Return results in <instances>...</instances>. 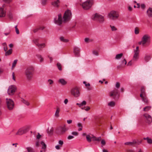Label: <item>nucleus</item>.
I'll use <instances>...</instances> for the list:
<instances>
[{
    "mask_svg": "<svg viewBox=\"0 0 152 152\" xmlns=\"http://www.w3.org/2000/svg\"><path fill=\"white\" fill-rule=\"evenodd\" d=\"M72 15L71 11L67 9L64 12L63 15L59 13L54 18V22L56 24L60 25L62 23H66L69 22L72 18Z\"/></svg>",
    "mask_w": 152,
    "mask_h": 152,
    "instance_id": "f257e3e1",
    "label": "nucleus"
},
{
    "mask_svg": "<svg viewBox=\"0 0 152 152\" xmlns=\"http://www.w3.org/2000/svg\"><path fill=\"white\" fill-rule=\"evenodd\" d=\"M91 19L93 20H97L100 24L103 23L105 21L104 16L98 13L93 14L91 17Z\"/></svg>",
    "mask_w": 152,
    "mask_h": 152,
    "instance_id": "f03ea898",
    "label": "nucleus"
},
{
    "mask_svg": "<svg viewBox=\"0 0 152 152\" xmlns=\"http://www.w3.org/2000/svg\"><path fill=\"white\" fill-rule=\"evenodd\" d=\"M94 3V0H86L82 4L83 9L85 10L90 9Z\"/></svg>",
    "mask_w": 152,
    "mask_h": 152,
    "instance_id": "7ed1b4c3",
    "label": "nucleus"
},
{
    "mask_svg": "<svg viewBox=\"0 0 152 152\" xmlns=\"http://www.w3.org/2000/svg\"><path fill=\"white\" fill-rule=\"evenodd\" d=\"M119 16V15L118 12L114 10L110 11L107 14L108 18L113 20L117 19Z\"/></svg>",
    "mask_w": 152,
    "mask_h": 152,
    "instance_id": "20e7f679",
    "label": "nucleus"
},
{
    "mask_svg": "<svg viewBox=\"0 0 152 152\" xmlns=\"http://www.w3.org/2000/svg\"><path fill=\"white\" fill-rule=\"evenodd\" d=\"M25 75L28 80H30L33 78V72L29 68L26 69L25 71Z\"/></svg>",
    "mask_w": 152,
    "mask_h": 152,
    "instance_id": "39448f33",
    "label": "nucleus"
},
{
    "mask_svg": "<svg viewBox=\"0 0 152 152\" xmlns=\"http://www.w3.org/2000/svg\"><path fill=\"white\" fill-rule=\"evenodd\" d=\"M140 90L141 93L140 94V96L142 99V102L146 104H148V101L146 96L145 93V91L144 87H142Z\"/></svg>",
    "mask_w": 152,
    "mask_h": 152,
    "instance_id": "423d86ee",
    "label": "nucleus"
},
{
    "mask_svg": "<svg viewBox=\"0 0 152 152\" xmlns=\"http://www.w3.org/2000/svg\"><path fill=\"white\" fill-rule=\"evenodd\" d=\"M150 37L148 35L145 34L142 37L141 41L139 42L138 44L144 45L146 43L150 42Z\"/></svg>",
    "mask_w": 152,
    "mask_h": 152,
    "instance_id": "0eeeda50",
    "label": "nucleus"
},
{
    "mask_svg": "<svg viewBox=\"0 0 152 152\" xmlns=\"http://www.w3.org/2000/svg\"><path fill=\"white\" fill-rule=\"evenodd\" d=\"M69 129V128L68 127H66V125H64L63 127L58 128L56 130V132L58 135H61L65 133Z\"/></svg>",
    "mask_w": 152,
    "mask_h": 152,
    "instance_id": "6e6552de",
    "label": "nucleus"
},
{
    "mask_svg": "<svg viewBox=\"0 0 152 152\" xmlns=\"http://www.w3.org/2000/svg\"><path fill=\"white\" fill-rule=\"evenodd\" d=\"M6 104L7 108L10 110H12L14 107V103L13 101L10 99H6Z\"/></svg>",
    "mask_w": 152,
    "mask_h": 152,
    "instance_id": "1a4fd4ad",
    "label": "nucleus"
},
{
    "mask_svg": "<svg viewBox=\"0 0 152 152\" xmlns=\"http://www.w3.org/2000/svg\"><path fill=\"white\" fill-rule=\"evenodd\" d=\"M17 89L16 86L14 85H11L9 86L7 90V94L10 96L13 95Z\"/></svg>",
    "mask_w": 152,
    "mask_h": 152,
    "instance_id": "9d476101",
    "label": "nucleus"
},
{
    "mask_svg": "<svg viewBox=\"0 0 152 152\" xmlns=\"http://www.w3.org/2000/svg\"><path fill=\"white\" fill-rule=\"evenodd\" d=\"M71 94L75 97H77L80 95V92L77 88H75L72 89L70 90Z\"/></svg>",
    "mask_w": 152,
    "mask_h": 152,
    "instance_id": "9b49d317",
    "label": "nucleus"
},
{
    "mask_svg": "<svg viewBox=\"0 0 152 152\" xmlns=\"http://www.w3.org/2000/svg\"><path fill=\"white\" fill-rule=\"evenodd\" d=\"M139 47L137 46L135 49L134 50V55L132 59L134 61H136L139 59Z\"/></svg>",
    "mask_w": 152,
    "mask_h": 152,
    "instance_id": "f8f14e48",
    "label": "nucleus"
},
{
    "mask_svg": "<svg viewBox=\"0 0 152 152\" xmlns=\"http://www.w3.org/2000/svg\"><path fill=\"white\" fill-rule=\"evenodd\" d=\"M4 4L0 7V18L4 17L6 15V8Z\"/></svg>",
    "mask_w": 152,
    "mask_h": 152,
    "instance_id": "ddd939ff",
    "label": "nucleus"
},
{
    "mask_svg": "<svg viewBox=\"0 0 152 152\" xmlns=\"http://www.w3.org/2000/svg\"><path fill=\"white\" fill-rule=\"evenodd\" d=\"M27 128L26 127H23L20 129L16 133V135H22L26 133L27 131Z\"/></svg>",
    "mask_w": 152,
    "mask_h": 152,
    "instance_id": "4468645a",
    "label": "nucleus"
},
{
    "mask_svg": "<svg viewBox=\"0 0 152 152\" xmlns=\"http://www.w3.org/2000/svg\"><path fill=\"white\" fill-rule=\"evenodd\" d=\"M143 117L147 123L149 124L152 122V118L151 115L148 114L147 113L144 114H143Z\"/></svg>",
    "mask_w": 152,
    "mask_h": 152,
    "instance_id": "2eb2a0df",
    "label": "nucleus"
},
{
    "mask_svg": "<svg viewBox=\"0 0 152 152\" xmlns=\"http://www.w3.org/2000/svg\"><path fill=\"white\" fill-rule=\"evenodd\" d=\"M60 0H55L51 2V4L54 7L58 8L60 6Z\"/></svg>",
    "mask_w": 152,
    "mask_h": 152,
    "instance_id": "dca6fc26",
    "label": "nucleus"
},
{
    "mask_svg": "<svg viewBox=\"0 0 152 152\" xmlns=\"http://www.w3.org/2000/svg\"><path fill=\"white\" fill-rule=\"evenodd\" d=\"M110 96L113 98H115L116 96H118V91L117 89H115L111 91L110 93Z\"/></svg>",
    "mask_w": 152,
    "mask_h": 152,
    "instance_id": "f3484780",
    "label": "nucleus"
},
{
    "mask_svg": "<svg viewBox=\"0 0 152 152\" xmlns=\"http://www.w3.org/2000/svg\"><path fill=\"white\" fill-rule=\"evenodd\" d=\"M58 83L62 86H65L67 83V82L65 79L63 78H60L58 80Z\"/></svg>",
    "mask_w": 152,
    "mask_h": 152,
    "instance_id": "a211bd4d",
    "label": "nucleus"
},
{
    "mask_svg": "<svg viewBox=\"0 0 152 152\" xmlns=\"http://www.w3.org/2000/svg\"><path fill=\"white\" fill-rule=\"evenodd\" d=\"M74 52L76 56H78L79 55L80 49L77 47H75L74 48Z\"/></svg>",
    "mask_w": 152,
    "mask_h": 152,
    "instance_id": "6ab92c4d",
    "label": "nucleus"
},
{
    "mask_svg": "<svg viewBox=\"0 0 152 152\" xmlns=\"http://www.w3.org/2000/svg\"><path fill=\"white\" fill-rule=\"evenodd\" d=\"M41 143V145L42 146V150L40 151V152H45L46 148V145L44 142H42Z\"/></svg>",
    "mask_w": 152,
    "mask_h": 152,
    "instance_id": "aec40b11",
    "label": "nucleus"
},
{
    "mask_svg": "<svg viewBox=\"0 0 152 152\" xmlns=\"http://www.w3.org/2000/svg\"><path fill=\"white\" fill-rule=\"evenodd\" d=\"M60 110V109L58 107L57 108L54 114V116L58 118L59 116V113Z\"/></svg>",
    "mask_w": 152,
    "mask_h": 152,
    "instance_id": "412c9836",
    "label": "nucleus"
},
{
    "mask_svg": "<svg viewBox=\"0 0 152 152\" xmlns=\"http://www.w3.org/2000/svg\"><path fill=\"white\" fill-rule=\"evenodd\" d=\"M136 143V141L134 140L132 142H127L124 143L125 145H133L134 144Z\"/></svg>",
    "mask_w": 152,
    "mask_h": 152,
    "instance_id": "4be33fe9",
    "label": "nucleus"
},
{
    "mask_svg": "<svg viewBox=\"0 0 152 152\" xmlns=\"http://www.w3.org/2000/svg\"><path fill=\"white\" fill-rule=\"evenodd\" d=\"M93 137L89 134H87L86 135V138L88 142H90L93 141Z\"/></svg>",
    "mask_w": 152,
    "mask_h": 152,
    "instance_id": "5701e85b",
    "label": "nucleus"
},
{
    "mask_svg": "<svg viewBox=\"0 0 152 152\" xmlns=\"http://www.w3.org/2000/svg\"><path fill=\"white\" fill-rule=\"evenodd\" d=\"M147 13L148 16L152 17V8H149L147 10Z\"/></svg>",
    "mask_w": 152,
    "mask_h": 152,
    "instance_id": "b1692460",
    "label": "nucleus"
},
{
    "mask_svg": "<svg viewBox=\"0 0 152 152\" xmlns=\"http://www.w3.org/2000/svg\"><path fill=\"white\" fill-rule=\"evenodd\" d=\"M123 56V54L122 53L117 54L116 55L115 58V60H118L120 59Z\"/></svg>",
    "mask_w": 152,
    "mask_h": 152,
    "instance_id": "393cba45",
    "label": "nucleus"
},
{
    "mask_svg": "<svg viewBox=\"0 0 152 152\" xmlns=\"http://www.w3.org/2000/svg\"><path fill=\"white\" fill-rule=\"evenodd\" d=\"M37 56L39 62H42L43 61L44 58L41 55H37Z\"/></svg>",
    "mask_w": 152,
    "mask_h": 152,
    "instance_id": "a878e982",
    "label": "nucleus"
},
{
    "mask_svg": "<svg viewBox=\"0 0 152 152\" xmlns=\"http://www.w3.org/2000/svg\"><path fill=\"white\" fill-rule=\"evenodd\" d=\"M60 40L61 41L64 42H67L69 41V40L68 39H66L63 37H60Z\"/></svg>",
    "mask_w": 152,
    "mask_h": 152,
    "instance_id": "bb28decb",
    "label": "nucleus"
},
{
    "mask_svg": "<svg viewBox=\"0 0 152 152\" xmlns=\"http://www.w3.org/2000/svg\"><path fill=\"white\" fill-rule=\"evenodd\" d=\"M115 105V103L113 101H110L108 103V105L111 107H113Z\"/></svg>",
    "mask_w": 152,
    "mask_h": 152,
    "instance_id": "cd10ccee",
    "label": "nucleus"
},
{
    "mask_svg": "<svg viewBox=\"0 0 152 152\" xmlns=\"http://www.w3.org/2000/svg\"><path fill=\"white\" fill-rule=\"evenodd\" d=\"M44 142L43 141H39V140H37L35 142V146L37 147H39L41 145V142Z\"/></svg>",
    "mask_w": 152,
    "mask_h": 152,
    "instance_id": "c85d7f7f",
    "label": "nucleus"
},
{
    "mask_svg": "<svg viewBox=\"0 0 152 152\" xmlns=\"http://www.w3.org/2000/svg\"><path fill=\"white\" fill-rule=\"evenodd\" d=\"M151 108V106H147L143 108V111L145 112H148L150 110Z\"/></svg>",
    "mask_w": 152,
    "mask_h": 152,
    "instance_id": "c756f323",
    "label": "nucleus"
},
{
    "mask_svg": "<svg viewBox=\"0 0 152 152\" xmlns=\"http://www.w3.org/2000/svg\"><path fill=\"white\" fill-rule=\"evenodd\" d=\"M38 47L40 48H45L46 46L45 43H42L41 44H38Z\"/></svg>",
    "mask_w": 152,
    "mask_h": 152,
    "instance_id": "7c9ffc66",
    "label": "nucleus"
},
{
    "mask_svg": "<svg viewBox=\"0 0 152 152\" xmlns=\"http://www.w3.org/2000/svg\"><path fill=\"white\" fill-rule=\"evenodd\" d=\"M53 129L52 128H48L47 129V132L49 134H51L53 133Z\"/></svg>",
    "mask_w": 152,
    "mask_h": 152,
    "instance_id": "2f4dec72",
    "label": "nucleus"
},
{
    "mask_svg": "<svg viewBox=\"0 0 152 152\" xmlns=\"http://www.w3.org/2000/svg\"><path fill=\"white\" fill-rule=\"evenodd\" d=\"M12 52V49L11 48L8 51L6 52L5 55L6 56H8L10 55Z\"/></svg>",
    "mask_w": 152,
    "mask_h": 152,
    "instance_id": "473e14b6",
    "label": "nucleus"
},
{
    "mask_svg": "<svg viewBox=\"0 0 152 152\" xmlns=\"http://www.w3.org/2000/svg\"><path fill=\"white\" fill-rule=\"evenodd\" d=\"M140 29L139 28L137 27L134 28V33L135 34H138L139 33Z\"/></svg>",
    "mask_w": 152,
    "mask_h": 152,
    "instance_id": "72a5a7b5",
    "label": "nucleus"
},
{
    "mask_svg": "<svg viewBox=\"0 0 152 152\" xmlns=\"http://www.w3.org/2000/svg\"><path fill=\"white\" fill-rule=\"evenodd\" d=\"M110 27L111 28V30L112 31H116L117 30V28L115 26L110 25Z\"/></svg>",
    "mask_w": 152,
    "mask_h": 152,
    "instance_id": "f704fd0d",
    "label": "nucleus"
},
{
    "mask_svg": "<svg viewBox=\"0 0 152 152\" xmlns=\"http://www.w3.org/2000/svg\"><path fill=\"white\" fill-rule=\"evenodd\" d=\"M101 140V137H96L94 136H93V141H100Z\"/></svg>",
    "mask_w": 152,
    "mask_h": 152,
    "instance_id": "c9c22d12",
    "label": "nucleus"
},
{
    "mask_svg": "<svg viewBox=\"0 0 152 152\" xmlns=\"http://www.w3.org/2000/svg\"><path fill=\"white\" fill-rule=\"evenodd\" d=\"M77 126L79 127L78 129L79 131H80L82 130L83 127L81 123H78L77 124Z\"/></svg>",
    "mask_w": 152,
    "mask_h": 152,
    "instance_id": "e433bc0d",
    "label": "nucleus"
},
{
    "mask_svg": "<svg viewBox=\"0 0 152 152\" xmlns=\"http://www.w3.org/2000/svg\"><path fill=\"white\" fill-rule=\"evenodd\" d=\"M28 152H35L34 151L33 149L31 147H28L26 148Z\"/></svg>",
    "mask_w": 152,
    "mask_h": 152,
    "instance_id": "4c0bfd02",
    "label": "nucleus"
},
{
    "mask_svg": "<svg viewBox=\"0 0 152 152\" xmlns=\"http://www.w3.org/2000/svg\"><path fill=\"white\" fill-rule=\"evenodd\" d=\"M144 139L145 140H146L148 143L151 144L152 143V140L150 138L148 137L144 138Z\"/></svg>",
    "mask_w": 152,
    "mask_h": 152,
    "instance_id": "58836bf2",
    "label": "nucleus"
},
{
    "mask_svg": "<svg viewBox=\"0 0 152 152\" xmlns=\"http://www.w3.org/2000/svg\"><path fill=\"white\" fill-rule=\"evenodd\" d=\"M151 58V57L150 56L146 55L144 59L146 61H148Z\"/></svg>",
    "mask_w": 152,
    "mask_h": 152,
    "instance_id": "ea45409f",
    "label": "nucleus"
},
{
    "mask_svg": "<svg viewBox=\"0 0 152 152\" xmlns=\"http://www.w3.org/2000/svg\"><path fill=\"white\" fill-rule=\"evenodd\" d=\"M83 83L85 84V86L88 89H90V84L88 83H87L86 82V81H83Z\"/></svg>",
    "mask_w": 152,
    "mask_h": 152,
    "instance_id": "a19ab883",
    "label": "nucleus"
},
{
    "mask_svg": "<svg viewBox=\"0 0 152 152\" xmlns=\"http://www.w3.org/2000/svg\"><path fill=\"white\" fill-rule=\"evenodd\" d=\"M17 61L18 60L17 59L14 60L12 64V69H13L15 66L17 62Z\"/></svg>",
    "mask_w": 152,
    "mask_h": 152,
    "instance_id": "79ce46f5",
    "label": "nucleus"
},
{
    "mask_svg": "<svg viewBox=\"0 0 152 152\" xmlns=\"http://www.w3.org/2000/svg\"><path fill=\"white\" fill-rule=\"evenodd\" d=\"M8 16L10 19H12L13 18V13L11 12H9L8 14Z\"/></svg>",
    "mask_w": 152,
    "mask_h": 152,
    "instance_id": "37998d69",
    "label": "nucleus"
},
{
    "mask_svg": "<svg viewBox=\"0 0 152 152\" xmlns=\"http://www.w3.org/2000/svg\"><path fill=\"white\" fill-rule=\"evenodd\" d=\"M57 67L58 69L60 70L61 71L62 70V68H61V64L59 63H58L57 64Z\"/></svg>",
    "mask_w": 152,
    "mask_h": 152,
    "instance_id": "c03bdc74",
    "label": "nucleus"
},
{
    "mask_svg": "<svg viewBox=\"0 0 152 152\" xmlns=\"http://www.w3.org/2000/svg\"><path fill=\"white\" fill-rule=\"evenodd\" d=\"M48 0H42L41 4L42 5H45L47 4Z\"/></svg>",
    "mask_w": 152,
    "mask_h": 152,
    "instance_id": "a18cd8bd",
    "label": "nucleus"
},
{
    "mask_svg": "<svg viewBox=\"0 0 152 152\" xmlns=\"http://www.w3.org/2000/svg\"><path fill=\"white\" fill-rule=\"evenodd\" d=\"M126 64V61L125 58H124L122 61V64L123 66H124Z\"/></svg>",
    "mask_w": 152,
    "mask_h": 152,
    "instance_id": "49530a36",
    "label": "nucleus"
},
{
    "mask_svg": "<svg viewBox=\"0 0 152 152\" xmlns=\"http://www.w3.org/2000/svg\"><path fill=\"white\" fill-rule=\"evenodd\" d=\"M33 42L38 46V40L37 39H34L33 40Z\"/></svg>",
    "mask_w": 152,
    "mask_h": 152,
    "instance_id": "de8ad7c7",
    "label": "nucleus"
},
{
    "mask_svg": "<svg viewBox=\"0 0 152 152\" xmlns=\"http://www.w3.org/2000/svg\"><path fill=\"white\" fill-rule=\"evenodd\" d=\"M58 143L59 145L61 147H62V145L63 144L64 142L63 140H59Z\"/></svg>",
    "mask_w": 152,
    "mask_h": 152,
    "instance_id": "09e8293b",
    "label": "nucleus"
},
{
    "mask_svg": "<svg viewBox=\"0 0 152 152\" xmlns=\"http://www.w3.org/2000/svg\"><path fill=\"white\" fill-rule=\"evenodd\" d=\"M92 53L95 56H98L99 54L98 52L94 50L92 51Z\"/></svg>",
    "mask_w": 152,
    "mask_h": 152,
    "instance_id": "8fccbe9b",
    "label": "nucleus"
},
{
    "mask_svg": "<svg viewBox=\"0 0 152 152\" xmlns=\"http://www.w3.org/2000/svg\"><path fill=\"white\" fill-rule=\"evenodd\" d=\"M86 104V102L85 101H83L82 102V103L81 104H80V106H79L80 107H81V106L83 105H85Z\"/></svg>",
    "mask_w": 152,
    "mask_h": 152,
    "instance_id": "3c124183",
    "label": "nucleus"
},
{
    "mask_svg": "<svg viewBox=\"0 0 152 152\" xmlns=\"http://www.w3.org/2000/svg\"><path fill=\"white\" fill-rule=\"evenodd\" d=\"M48 82L49 85H51L53 84V81L51 79H49L48 80Z\"/></svg>",
    "mask_w": 152,
    "mask_h": 152,
    "instance_id": "603ef678",
    "label": "nucleus"
},
{
    "mask_svg": "<svg viewBox=\"0 0 152 152\" xmlns=\"http://www.w3.org/2000/svg\"><path fill=\"white\" fill-rule=\"evenodd\" d=\"M23 102L25 104H26L28 106L29 105V102L25 100H23Z\"/></svg>",
    "mask_w": 152,
    "mask_h": 152,
    "instance_id": "864d4df0",
    "label": "nucleus"
},
{
    "mask_svg": "<svg viewBox=\"0 0 152 152\" xmlns=\"http://www.w3.org/2000/svg\"><path fill=\"white\" fill-rule=\"evenodd\" d=\"M105 140H102L101 141V144H102V147H103V146L105 144Z\"/></svg>",
    "mask_w": 152,
    "mask_h": 152,
    "instance_id": "5fc2aeb1",
    "label": "nucleus"
},
{
    "mask_svg": "<svg viewBox=\"0 0 152 152\" xmlns=\"http://www.w3.org/2000/svg\"><path fill=\"white\" fill-rule=\"evenodd\" d=\"M15 31L16 32V33L17 34H19V30L18 29L17 26H16L15 27Z\"/></svg>",
    "mask_w": 152,
    "mask_h": 152,
    "instance_id": "6e6d98bb",
    "label": "nucleus"
},
{
    "mask_svg": "<svg viewBox=\"0 0 152 152\" xmlns=\"http://www.w3.org/2000/svg\"><path fill=\"white\" fill-rule=\"evenodd\" d=\"M84 108H85L84 110L86 111H88L90 109V108L89 106H85L84 107Z\"/></svg>",
    "mask_w": 152,
    "mask_h": 152,
    "instance_id": "4d7b16f0",
    "label": "nucleus"
},
{
    "mask_svg": "<svg viewBox=\"0 0 152 152\" xmlns=\"http://www.w3.org/2000/svg\"><path fill=\"white\" fill-rule=\"evenodd\" d=\"M71 134L77 136L78 135V133L77 132H72Z\"/></svg>",
    "mask_w": 152,
    "mask_h": 152,
    "instance_id": "13d9d810",
    "label": "nucleus"
},
{
    "mask_svg": "<svg viewBox=\"0 0 152 152\" xmlns=\"http://www.w3.org/2000/svg\"><path fill=\"white\" fill-rule=\"evenodd\" d=\"M69 101L68 99H65L64 101V102L65 104H66Z\"/></svg>",
    "mask_w": 152,
    "mask_h": 152,
    "instance_id": "bf43d9fd",
    "label": "nucleus"
},
{
    "mask_svg": "<svg viewBox=\"0 0 152 152\" xmlns=\"http://www.w3.org/2000/svg\"><path fill=\"white\" fill-rule=\"evenodd\" d=\"M140 7L141 9H143L145 8V6L144 4H141Z\"/></svg>",
    "mask_w": 152,
    "mask_h": 152,
    "instance_id": "052dcab7",
    "label": "nucleus"
},
{
    "mask_svg": "<svg viewBox=\"0 0 152 152\" xmlns=\"http://www.w3.org/2000/svg\"><path fill=\"white\" fill-rule=\"evenodd\" d=\"M120 86V84L118 82H117L115 85V87L117 88H119Z\"/></svg>",
    "mask_w": 152,
    "mask_h": 152,
    "instance_id": "680f3d73",
    "label": "nucleus"
},
{
    "mask_svg": "<svg viewBox=\"0 0 152 152\" xmlns=\"http://www.w3.org/2000/svg\"><path fill=\"white\" fill-rule=\"evenodd\" d=\"M84 41H85V42H86V43H88L89 42L90 39H89V38H86L85 39Z\"/></svg>",
    "mask_w": 152,
    "mask_h": 152,
    "instance_id": "e2e57ef3",
    "label": "nucleus"
},
{
    "mask_svg": "<svg viewBox=\"0 0 152 152\" xmlns=\"http://www.w3.org/2000/svg\"><path fill=\"white\" fill-rule=\"evenodd\" d=\"M61 147L59 145H56L55 146V148L57 150L60 149L61 148Z\"/></svg>",
    "mask_w": 152,
    "mask_h": 152,
    "instance_id": "0e129e2a",
    "label": "nucleus"
},
{
    "mask_svg": "<svg viewBox=\"0 0 152 152\" xmlns=\"http://www.w3.org/2000/svg\"><path fill=\"white\" fill-rule=\"evenodd\" d=\"M41 135H40L39 133H38L37 135L36 136L37 138V139H40L41 137Z\"/></svg>",
    "mask_w": 152,
    "mask_h": 152,
    "instance_id": "69168bd1",
    "label": "nucleus"
},
{
    "mask_svg": "<svg viewBox=\"0 0 152 152\" xmlns=\"http://www.w3.org/2000/svg\"><path fill=\"white\" fill-rule=\"evenodd\" d=\"M74 137L73 136L69 135L67 137V139L68 140H70V139H71L73 138Z\"/></svg>",
    "mask_w": 152,
    "mask_h": 152,
    "instance_id": "338daca9",
    "label": "nucleus"
},
{
    "mask_svg": "<svg viewBox=\"0 0 152 152\" xmlns=\"http://www.w3.org/2000/svg\"><path fill=\"white\" fill-rule=\"evenodd\" d=\"M132 60L130 61L127 64V65L128 66H131L132 65Z\"/></svg>",
    "mask_w": 152,
    "mask_h": 152,
    "instance_id": "774afa93",
    "label": "nucleus"
}]
</instances>
